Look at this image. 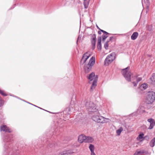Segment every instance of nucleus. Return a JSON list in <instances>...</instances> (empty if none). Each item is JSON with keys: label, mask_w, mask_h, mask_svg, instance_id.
Wrapping results in <instances>:
<instances>
[{"label": "nucleus", "mask_w": 155, "mask_h": 155, "mask_svg": "<svg viewBox=\"0 0 155 155\" xmlns=\"http://www.w3.org/2000/svg\"><path fill=\"white\" fill-rule=\"evenodd\" d=\"M142 79V78L140 77H139L137 78V83H138Z\"/></svg>", "instance_id": "obj_30"}, {"label": "nucleus", "mask_w": 155, "mask_h": 155, "mask_svg": "<svg viewBox=\"0 0 155 155\" xmlns=\"http://www.w3.org/2000/svg\"><path fill=\"white\" fill-rule=\"evenodd\" d=\"M96 114L97 115H93L92 117V119L94 121L101 123H107L108 122L107 120L108 119L99 116V114L97 111L96 112Z\"/></svg>", "instance_id": "obj_2"}, {"label": "nucleus", "mask_w": 155, "mask_h": 155, "mask_svg": "<svg viewBox=\"0 0 155 155\" xmlns=\"http://www.w3.org/2000/svg\"><path fill=\"white\" fill-rule=\"evenodd\" d=\"M137 151L139 155H141L144 153V151L143 150H137Z\"/></svg>", "instance_id": "obj_26"}, {"label": "nucleus", "mask_w": 155, "mask_h": 155, "mask_svg": "<svg viewBox=\"0 0 155 155\" xmlns=\"http://www.w3.org/2000/svg\"><path fill=\"white\" fill-rule=\"evenodd\" d=\"M132 83L134 84V86L135 87L137 86V83H136L135 81H134L132 82Z\"/></svg>", "instance_id": "obj_31"}, {"label": "nucleus", "mask_w": 155, "mask_h": 155, "mask_svg": "<svg viewBox=\"0 0 155 155\" xmlns=\"http://www.w3.org/2000/svg\"><path fill=\"white\" fill-rule=\"evenodd\" d=\"M144 134H141L139 135L138 136V137L140 139H141L143 138V136Z\"/></svg>", "instance_id": "obj_29"}, {"label": "nucleus", "mask_w": 155, "mask_h": 155, "mask_svg": "<svg viewBox=\"0 0 155 155\" xmlns=\"http://www.w3.org/2000/svg\"><path fill=\"white\" fill-rule=\"evenodd\" d=\"M87 78L90 81H93L91 87V90L93 91L97 85V75H95L94 73L92 72L88 76H87Z\"/></svg>", "instance_id": "obj_1"}, {"label": "nucleus", "mask_w": 155, "mask_h": 155, "mask_svg": "<svg viewBox=\"0 0 155 155\" xmlns=\"http://www.w3.org/2000/svg\"><path fill=\"white\" fill-rule=\"evenodd\" d=\"M88 147L91 151V155H96L94 152V146L92 144H90Z\"/></svg>", "instance_id": "obj_13"}, {"label": "nucleus", "mask_w": 155, "mask_h": 155, "mask_svg": "<svg viewBox=\"0 0 155 155\" xmlns=\"http://www.w3.org/2000/svg\"><path fill=\"white\" fill-rule=\"evenodd\" d=\"M78 39H79V37H78V40H77V42H78Z\"/></svg>", "instance_id": "obj_36"}, {"label": "nucleus", "mask_w": 155, "mask_h": 155, "mask_svg": "<svg viewBox=\"0 0 155 155\" xmlns=\"http://www.w3.org/2000/svg\"><path fill=\"white\" fill-rule=\"evenodd\" d=\"M0 130L1 131H3L9 133H11L12 132L11 130L5 125H2L0 127Z\"/></svg>", "instance_id": "obj_11"}, {"label": "nucleus", "mask_w": 155, "mask_h": 155, "mask_svg": "<svg viewBox=\"0 0 155 155\" xmlns=\"http://www.w3.org/2000/svg\"><path fill=\"white\" fill-rule=\"evenodd\" d=\"M59 155H72V153L69 152L68 151H64L60 153Z\"/></svg>", "instance_id": "obj_19"}, {"label": "nucleus", "mask_w": 155, "mask_h": 155, "mask_svg": "<svg viewBox=\"0 0 155 155\" xmlns=\"http://www.w3.org/2000/svg\"><path fill=\"white\" fill-rule=\"evenodd\" d=\"M97 27L98 28V29L101 31V32H102L104 33V34H106V35H107L108 34H110L109 33H107V32L104 31L103 30L100 29L97 26Z\"/></svg>", "instance_id": "obj_27"}, {"label": "nucleus", "mask_w": 155, "mask_h": 155, "mask_svg": "<svg viewBox=\"0 0 155 155\" xmlns=\"http://www.w3.org/2000/svg\"><path fill=\"white\" fill-rule=\"evenodd\" d=\"M107 37H108V36L107 35H106V34H104V35H102L103 41H104Z\"/></svg>", "instance_id": "obj_28"}, {"label": "nucleus", "mask_w": 155, "mask_h": 155, "mask_svg": "<svg viewBox=\"0 0 155 155\" xmlns=\"http://www.w3.org/2000/svg\"><path fill=\"white\" fill-rule=\"evenodd\" d=\"M91 55L89 52H87L83 55L82 58L81 59L80 64H81L83 65L86 61L91 56Z\"/></svg>", "instance_id": "obj_8"}, {"label": "nucleus", "mask_w": 155, "mask_h": 155, "mask_svg": "<svg viewBox=\"0 0 155 155\" xmlns=\"http://www.w3.org/2000/svg\"><path fill=\"white\" fill-rule=\"evenodd\" d=\"M98 34L99 35H101V31H98Z\"/></svg>", "instance_id": "obj_34"}, {"label": "nucleus", "mask_w": 155, "mask_h": 155, "mask_svg": "<svg viewBox=\"0 0 155 155\" xmlns=\"http://www.w3.org/2000/svg\"><path fill=\"white\" fill-rule=\"evenodd\" d=\"M0 94L2 95V96H7V94H6L5 92L4 91L1 90L0 89Z\"/></svg>", "instance_id": "obj_23"}, {"label": "nucleus", "mask_w": 155, "mask_h": 155, "mask_svg": "<svg viewBox=\"0 0 155 155\" xmlns=\"http://www.w3.org/2000/svg\"><path fill=\"white\" fill-rule=\"evenodd\" d=\"M130 68L127 67L125 69H124L122 70V73L125 78L126 80L128 81H131V76L132 75L131 72L129 71Z\"/></svg>", "instance_id": "obj_6"}, {"label": "nucleus", "mask_w": 155, "mask_h": 155, "mask_svg": "<svg viewBox=\"0 0 155 155\" xmlns=\"http://www.w3.org/2000/svg\"><path fill=\"white\" fill-rule=\"evenodd\" d=\"M134 155H139L137 150L136 151Z\"/></svg>", "instance_id": "obj_32"}, {"label": "nucleus", "mask_w": 155, "mask_h": 155, "mask_svg": "<svg viewBox=\"0 0 155 155\" xmlns=\"http://www.w3.org/2000/svg\"><path fill=\"white\" fill-rule=\"evenodd\" d=\"M85 138L86 136L83 134L81 135L78 137V141L80 143H82L83 142H85Z\"/></svg>", "instance_id": "obj_12"}, {"label": "nucleus", "mask_w": 155, "mask_h": 155, "mask_svg": "<svg viewBox=\"0 0 155 155\" xmlns=\"http://www.w3.org/2000/svg\"><path fill=\"white\" fill-rule=\"evenodd\" d=\"M147 87V85L146 84H142L140 86V89L142 90H144L146 89Z\"/></svg>", "instance_id": "obj_17"}, {"label": "nucleus", "mask_w": 155, "mask_h": 155, "mask_svg": "<svg viewBox=\"0 0 155 155\" xmlns=\"http://www.w3.org/2000/svg\"><path fill=\"white\" fill-rule=\"evenodd\" d=\"M115 58V54L114 53H112L108 55L104 61L105 65L106 66L108 65L114 61Z\"/></svg>", "instance_id": "obj_7"}, {"label": "nucleus", "mask_w": 155, "mask_h": 155, "mask_svg": "<svg viewBox=\"0 0 155 155\" xmlns=\"http://www.w3.org/2000/svg\"><path fill=\"white\" fill-rule=\"evenodd\" d=\"M113 38V37H110V41H111Z\"/></svg>", "instance_id": "obj_33"}, {"label": "nucleus", "mask_w": 155, "mask_h": 155, "mask_svg": "<svg viewBox=\"0 0 155 155\" xmlns=\"http://www.w3.org/2000/svg\"><path fill=\"white\" fill-rule=\"evenodd\" d=\"M134 77H135L136 78H137V76H135Z\"/></svg>", "instance_id": "obj_37"}, {"label": "nucleus", "mask_w": 155, "mask_h": 155, "mask_svg": "<svg viewBox=\"0 0 155 155\" xmlns=\"http://www.w3.org/2000/svg\"><path fill=\"white\" fill-rule=\"evenodd\" d=\"M155 137L153 138L150 141V146L153 147L155 145Z\"/></svg>", "instance_id": "obj_20"}, {"label": "nucleus", "mask_w": 155, "mask_h": 155, "mask_svg": "<svg viewBox=\"0 0 155 155\" xmlns=\"http://www.w3.org/2000/svg\"><path fill=\"white\" fill-rule=\"evenodd\" d=\"M4 101L0 97V107L3 106L4 104Z\"/></svg>", "instance_id": "obj_24"}, {"label": "nucleus", "mask_w": 155, "mask_h": 155, "mask_svg": "<svg viewBox=\"0 0 155 155\" xmlns=\"http://www.w3.org/2000/svg\"><path fill=\"white\" fill-rule=\"evenodd\" d=\"M138 110L140 114L143 113L145 112L144 108L143 106L140 107V108L138 109Z\"/></svg>", "instance_id": "obj_21"}, {"label": "nucleus", "mask_w": 155, "mask_h": 155, "mask_svg": "<svg viewBox=\"0 0 155 155\" xmlns=\"http://www.w3.org/2000/svg\"><path fill=\"white\" fill-rule=\"evenodd\" d=\"M123 129L122 127H120L118 129L116 130V133L118 135H119L121 132L123 131Z\"/></svg>", "instance_id": "obj_22"}, {"label": "nucleus", "mask_w": 155, "mask_h": 155, "mask_svg": "<svg viewBox=\"0 0 155 155\" xmlns=\"http://www.w3.org/2000/svg\"><path fill=\"white\" fill-rule=\"evenodd\" d=\"M147 121L150 124V126L148 127V129H152L155 125V121L152 118H150L147 120Z\"/></svg>", "instance_id": "obj_10"}, {"label": "nucleus", "mask_w": 155, "mask_h": 155, "mask_svg": "<svg viewBox=\"0 0 155 155\" xmlns=\"http://www.w3.org/2000/svg\"><path fill=\"white\" fill-rule=\"evenodd\" d=\"M150 80L151 81V83L152 84H155V74H153L150 78Z\"/></svg>", "instance_id": "obj_18"}, {"label": "nucleus", "mask_w": 155, "mask_h": 155, "mask_svg": "<svg viewBox=\"0 0 155 155\" xmlns=\"http://www.w3.org/2000/svg\"><path fill=\"white\" fill-rule=\"evenodd\" d=\"M138 35V33L137 32H134L131 36V39L132 40H135Z\"/></svg>", "instance_id": "obj_16"}, {"label": "nucleus", "mask_w": 155, "mask_h": 155, "mask_svg": "<svg viewBox=\"0 0 155 155\" xmlns=\"http://www.w3.org/2000/svg\"><path fill=\"white\" fill-rule=\"evenodd\" d=\"M84 6H85V8H87V6H86L85 5H84Z\"/></svg>", "instance_id": "obj_35"}, {"label": "nucleus", "mask_w": 155, "mask_h": 155, "mask_svg": "<svg viewBox=\"0 0 155 155\" xmlns=\"http://www.w3.org/2000/svg\"><path fill=\"white\" fill-rule=\"evenodd\" d=\"M93 140V139L92 137L86 136L85 142L91 143Z\"/></svg>", "instance_id": "obj_15"}, {"label": "nucleus", "mask_w": 155, "mask_h": 155, "mask_svg": "<svg viewBox=\"0 0 155 155\" xmlns=\"http://www.w3.org/2000/svg\"><path fill=\"white\" fill-rule=\"evenodd\" d=\"M87 109L89 112H91L92 114L97 111V109L96 108V106L95 104L91 102L87 103L86 104Z\"/></svg>", "instance_id": "obj_5"}, {"label": "nucleus", "mask_w": 155, "mask_h": 155, "mask_svg": "<svg viewBox=\"0 0 155 155\" xmlns=\"http://www.w3.org/2000/svg\"><path fill=\"white\" fill-rule=\"evenodd\" d=\"M91 41L92 46V49H94L95 48V44L96 41V35L93 34L92 35Z\"/></svg>", "instance_id": "obj_9"}, {"label": "nucleus", "mask_w": 155, "mask_h": 155, "mask_svg": "<svg viewBox=\"0 0 155 155\" xmlns=\"http://www.w3.org/2000/svg\"><path fill=\"white\" fill-rule=\"evenodd\" d=\"M97 48L99 50H101V37H99L98 38Z\"/></svg>", "instance_id": "obj_14"}, {"label": "nucleus", "mask_w": 155, "mask_h": 155, "mask_svg": "<svg viewBox=\"0 0 155 155\" xmlns=\"http://www.w3.org/2000/svg\"><path fill=\"white\" fill-rule=\"evenodd\" d=\"M155 99V93L153 91L148 92L146 100L147 104H152Z\"/></svg>", "instance_id": "obj_4"}, {"label": "nucleus", "mask_w": 155, "mask_h": 155, "mask_svg": "<svg viewBox=\"0 0 155 155\" xmlns=\"http://www.w3.org/2000/svg\"><path fill=\"white\" fill-rule=\"evenodd\" d=\"M95 62V58L92 57L90 59L89 63L87 64H85L84 66V69L86 73H88L91 70L92 67L94 64Z\"/></svg>", "instance_id": "obj_3"}, {"label": "nucleus", "mask_w": 155, "mask_h": 155, "mask_svg": "<svg viewBox=\"0 0 155 155\" xmlns=\"http://www.w3.org/2000/svg\"><path fill=\"white\" fill-rule=\"evenodd\" d=\"M109 42V41H107L104 44V47L106 49H107L108 47V43Z\"/></svg>", "instance_id": "obj_25"}]
</instances>
